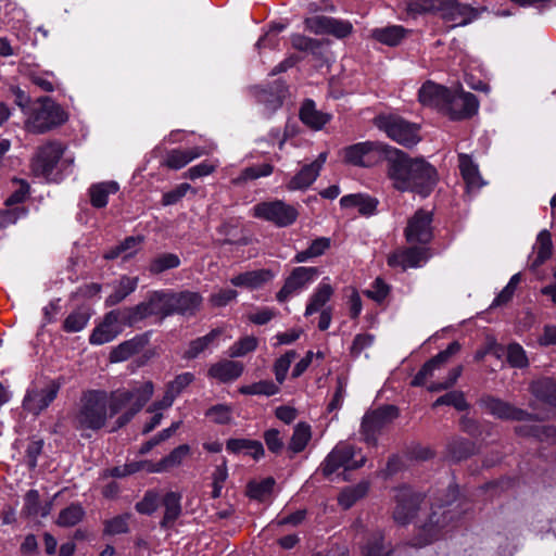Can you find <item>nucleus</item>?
<instances>
[{
  "label": "nucleus",
  "instance_id": "57",
  "mask_svg": "<svg viewBox=\"0 0 556 556\" xmlns=\"http://www.w3.org/2000/svg\"><path fill=\"white\" fill-rule=\"evenodd\" d=\"M521 281V274L517 273L511 276L505 288L496 295L492 302V307L506 305L513 299L518 285Z\"/></svg>",
  "mask_w": 556,
  "mask_h": 556
},
{
  "label": "nucleus",
  "instance_id": "44",
  "mask_svg": "<svg viewBox=\"0 0 556 556\" xmlns=\"http://www.w3.org/2000/svg\"><path fill=\"white\" fill-rule=\"evenodd\" d=\"M311 439V426L306 422H299L293 429V433L290 439L288 450L291 451L293 454L301 453L302 451L305 450Z\"/></svg>",
  "mask_w": 556,
  "mask_h": 556
},
{
  "label": "nucleus",
  "instance_id": "1",
  "mask_svg": "<svg viewBox=\"0 0 556 556\" xmlns=\"http://www.w3.org/2000/svg\"><path fill=\"white\" fill-rule=\"evenodd\" d=\"M154 392L152 381H143L131 388L117 389L110 394L92 390L86 392L80 400V408L75 417L78 429H101L109 417L124 410L117 418L116 428L127 425L139 413Z\"/></svg>",
  "mask_w": 556,
  "mask_h": 556
},
{
  "label": "nucleus",
  "instance_id": "12",
  "mask_svg": "<svg viewBox=\"0 0 556 556\" xmlns=\"http://www.w3.org/2000/svg\"><path fill=\"white\" fill-rule=\"evenodd\" d=\"M304 27L315 35H332L342 39L351 35L353 25L349 21H341L325 15H312L304 18Z\"/></svg>",
  "mask_w": 556,
  "mask_h": 556
},
{
  "label": "nucleus",
  "instance_id": "49",
  "mask_svg": "<svg viewBox=\"0 0 556 556\" xmlns=\"http://www.w3.org/2000/svg\"><path fill=\"white\" fill-rule=\"evenodd\" d=\"M90 319V313L88 308L79 307L72 312L63 321V330L65 332H78L81 331Z\"/></svg>",
  "mask_w": 556,
  "mask_h": 556
},
{
  "label": "nucleus",
  "instance_id": "31",
  "mask_svg": "<svg viewBox=\"0 0 556 556\" xmlns=\"http://www.w3.org/2000/svg\"><path fill=\"white\" fill-rule=\"evenodd\" d=\"M458 165L468 189L476 190L484 185L478 165L473 163L468 154L460 153L458 155Z\"/></svg>",
  "mask_w": 556,
  "mask_h": 556
},
{
  "label": "nucleus",
  "instance_id": "38",
  "mask_svg": "<svg viewBox=\"0 0 556 556\" xmlns=\"http://www.w3.org/2000/svg\"><path fill=\"white\" fill-rule=\"evenodd\" d=\"M190 454V447L187 444H181L174 448L166 457L162 458L159 463L149 468V472H163L182 464L184 459Z\"/></svg>",
  "mask_w": 556,
  "mask_h": 556
},
{
  "label": "nucleus",
  "instance_id": "64",
  "mask_svg": "<svg viewBox=\"0 0 556 556\" xmlns=\"http://www.w3.org/2000/svg\"><path fill=\"white\" fill-rule=\"evenodd\" d=\"M129 515L115 516L104 522V533L110 535L122 534L128 531Z\"/></svg>",
  "mask_w": 556,
  "mask_h": 556
},
{
  "label": "nucleus",
  "instance_id": "15",
  "mask_svg": "<svg viewBox=\"0 0 556 556\" xmlns=\"http://www.w3.org/2000/svg\"><path fill=\"white\" fill-rule=\"evenodd\" d=\"M478 108V100L472 93L451 91L443 113L452 119H464L476 114Z\"/></svg>",
  "mask_w": 556,
  "mask_h": 556
},
{
  "label": "nucleus",
  "instance_id": "53",
  "mask_svg": "<svg viewBox=\"0 0 556 556\" xmlns=\"http://www.w3.org/2000/svg\"><path fill=\"white\" fill-rule=\"evenodd\" d=\"M258 340L254 336H245L236 341L228 349V356L231 358L242 357L256 350Z\"/></svg>",
  "mask_w": 556,
  "mask_h": 556
},
{
  "label": "nucleus",
  "instance_id": "4",
  "mask_svg": "<svg viewBox=\"0 0 556 556\" xmlns=\"http://www.w3.org/2000/svg\"><path fill=\"white\" fill-rule=\"evenodd\" d=\"M65 121L66 114L62 108L52 99L43 97L38 100V106L33 110L25 125L30 132L43 134Z\"/></svg>",
  "mask_w": 556,
  "mask_h": 556
},
{
  "label": "nucleus",
  "instance_id": "63",
  "mask_svg": "<svg viewBox=\"0 0 556 556\" xmlns=\"http://www.w3.org/2000/svg\"><path fill=\"white\" fill-rule=\"evenodd\" d=\"M212 421L219 425H227L232 419V408L229 405L217 404L206 412Z\"/></svg>",
  "mask_w": 556,
  "mask_h": 556
},
{
  "label": "nucleus",
  "instance_id": "47",
  "mask_svg": "<svg viewBox=\"0 0 556 556\" xmlns=\"http://www.w3.org/2000/svg\"><path fill=\"white\" fill-rule=\"evenodd\" d=\"M531 391L535 397L556 405V381L549 378L536 380L531 384Z\"/></svg>",
  "mask_w": 556,
  "mask_h": 556
},
{
  "label": "nucleus",
  "instance_id": "62",
  "mask_svg": "<svg viewBox=\"0 0 556 556\" xmlns=\"http://www.w3.org/2000/svg\"><path fill=\"white\" fill-rule=\"evenodd\" d=\"M346 296V305L351 319H357L363 311V302L358 291L354 287L344 289Z\"/></svg>",
  "mask_w": 556,
  "mask_h": 556
},
{
  "label": "nucleus",
  "instance_id": "19",
  "mask_svg": "<svg viewBox=\"0 0 556 556\" xmlns=\"http://www.w3.org/2000/svg\"><path fill=\"white\" fill-rule=\"evenodd\" d=\"M327 161V153L321 152L315 161L305 164L301 169L288 181L287 189L289 191L305 190L317 179L319 173Z\"/></svg>",
  "mask_w": 556,
  "mask_h": 556
},
{
  "label": "nucleus",
  "instance_id": "37",
  "mask_svg": "<svg viewBox=\"0 0 556 556\" xmlns=\"http://www.w3.org/2000/svg\"><path fill=\"white\" fill-rule=\"evenodd\" d=\"M227 451L231 453H244L257 460L264 456V447L260 441L250 439H230L226 444Z\"/></svg>",
  "mask_w": 556,
  "mask_h": 556
},
{
  "label": "nucleus",
  "instance_id": "41",
  "mask_svg": "<svg viewBox=\"0 0 556 556\" xmlns=\"http://www.w3.org/2000/svg\"><path fill=\"white\" fill-rule=\"evenodd\" d=\"M331 240L326 237H320L312 241L306 250L298 252L294 257V263H305L312 258L321 256L330 249Z\"/></svg>",
  "mask_w": 556,
  "mask_h": 556
},
{
  "label": "nucleus",
  "instance_id": "29",
  "mask_svg": "<svg viewBox=\"0 0 556 556\" xmlns=\"http://www.w3.org/2000/svg\"><path fill=\"white\" fill-rule=\"evenodd\" d=\"M139 278L122 276L113 287V292L105 299V306H115L131 294L138 287Z\"/></svg>",
  "mask_w": 556,
  "mask_h": 556
},
{
  "label": "nucleus",
  "instance_id": "2",
  "mask_svg": "<svg viewBox=\"0 0 556 556\" xmlns=\"http://www.w3.org/2000/svg\"><path fill=\"white\" fill-rule=\"evenodd\" d=\"M387 176L400 192H413L427 198L438 184L437 169L421 157H409L395 148L387 165Z\"/></svg>",
  "mask_w": 556,
  "mask_h": 556
},
{
  "label": "nucleus",
  "instance_id": "28",
  "mask_svg": "<svg viewBox=\"0 0 556 556\" xmlns=\"http://www.w3.org/2000/svg\"><path fill=\"white\" fill-rule=\"evenodd\" d=\"M144 238L142 236H130L127 237L119 244L111 248L104 253L105 260H114L122 257L123 260H129L134 257L142 248Z\"/></svg>",
  "mask_w": 556,
  "mask_h": 556
},
{
  "label": "nucleus",
  "instance_id": "32",
  "mask_svg": "<svg viewBox=\"0 0 556 556\" xmlns=\"http://www.w3.org/2000/svg\"><path fill=\"white\" fill-rule=\"evenodd\" d=\"M343 208L355 207L358 213L365 216L372 215L378 205V200L366 194H348L340 199Z\"/></svg>",
  "mask_w": 556,
  "mask_h": 556
},
{
  "label": "nucleus",
  "instance_id": "51",
  "mask_svg": "<svg viewBox=\"0 0 556 556\" xmlns=\"http://www.w3.org/2000/svg\"><path fill=\"white\" fill-rule=\"evenodd\" d=\"M124 315L128 321V326L146 319L147 317L153 316V311L148 299L136 306L122 308Z\"/></svg>",
  "mask_w": 556,
  "mask_h": 556
},
{
  "label": "nucleus",
  "instance_id": "17",
  "mask_svg": "<svg viewBox=\"0 0 556 556\" xmlns=\"http://www.w3.org/2000/svg\"><path fill=\"white\" fill-rule=\"evenodd\" d=\"M460 351V344L457 341L451 342L444 351L438 353L428 361L412 380V386H424L428 379L433 378L437 370H441L448 359Z\"/></svg>",
  "mask_w": 556,
  "mask_h": 556
},
{
  "label": "nucleus",
  "instance_id": "50",
  "mask_svg": "<svg viewBox=\"0 0 556 556\" xmlns=\"http://www.w3.org/2000/svg\"><path fill=\"white\" fill-rule=\"evenodd\" d=\"M180 265V258L174 253H163L154 257L149 265V271L157 275L165 270L177 268Z\"/></svg>",
  "mask_w": 556,
  "mask_h": 556
},
{
  "label": "nucleus",
  "instance_id": "39",
  "mask_svg": "<svg viewBox=\"0 0 556 556\" xmlns=\"http://www.w3.org/2000/svg\"><path fill=\"white\" fill-rule=\"evenodd\" d=\"M361 552L362 556H389L391 546L384 543L383 534L380 531H375L366 536Z\"/></svg>",
  "mask_w": 556,
  "mask_h": 556
},
{
  "label": "nucleus",
  "instance_id": "35",
  "mask_svg": "<svg viewBox=\"0 0 556 556\" xmlns=\"http://www.w3.org/2000/svg\"><path fill=\"white\" fill-rule=\"evenodd\" d=\"M144 344L146 341L141 337H135L130 340L124 341L110 352V362L119 363L127 361L132 355L139 353L143 349Z\"/></svg>",
  "mask_w": 556,
  "mask_h": 556
},
{
  "label": "nucleus",
  "instance_id": "43",
  "mask_svg": "<svg viewBox=\"0 0 556 556\" xmlns=\"http://www.w3.org/2000/svg\"><path fill=\"white\" fill-rule=\"evenodd\" d=\"M222 333L223 329L216 328L211 330L207 334L191 341L189 348L185 352L184 357L188 359L195 358L199 354L212 345L222 336Z\"/></svg>",
  "mask_w": 556,
  "mask_h": 556
},
{
  "label": "nucleus",
  "instance_id": "9",
  "mask_svg": "<svg viewBox=\"0 0 556 556\" xmlns=\"http://www.w3.org/2000/svg\"><path fill=\"white\" fill-rule=\"evenodd\" d=\"M318 276L319 269L317 267H294L285 279L281 289L277 292V301L283 303L291 296L299 294L314 282Z\"/></svg>",
  "mask_w": 556,
  "mask_h": 556
},
{
  "label": "nucleus",
  "instance_id": "60",
  "mask_svg": "<svg viewBox=\"0 0 556 556\" xmlns=\"http://www.w3.org/2000/svg\"><path fill=\"white\" fill-rule=\"evenodd\" d=\"M290 39L292 47L295 50L303 52L316 53L321 46V42L319 40L301 34H294L291 36Z\"/></svg>",
  "mask_w": 556,
  "mask_h": 556
},
{
  "label": "nucleus",
  "instance_id": "26",
  "mask_svg": "<svg viewBox=\"0 0 556 556\" xmlns=\"http://www.w3.org/2000/svg\"><path fill=\"white\" fill-rule=\"evenodd\" d=\"M276 274L271 269L262 268L251 271L241 273L230 279L235 287H243L249 289H257L263 285L271 281Z\"/></svg>",
  "mask_w": 556,
  "mask_h": 556
},
{
  "label": "nucleus",
  "instance_id": "59",
  "mask_svg": "<svg viewBox=\"0 0 556 556\" xmlns=\"http://www.w3.org/2000/svg\"><path fill=\"white\" fill-rule=\"evenodd\" d=\"M441 405H450L457 410H465L468 407L464 393L460 391H451L438 397L433 403V407Z\"/></svg>",
  "mask_w": 556,
  "mask_h": 556
},
{
  "label": "nucleus",
  "instance_id": "61",
  "mask_svg": "<svg viewBox=\"0 0 556 556\" xmlns=\"http://www.w3.org/2000/svg\"><path fill=\"white\" fill-rule=\"evenodd\" d=\"M217 167V161H204L190 167L187 172L184 173V177L190 180H195L198 178L211 175L216 170Z\"/></svg>",
  "mask_w": 556,
  "mask_h": 556
},
{
  "label": "nucleus",
  "instance_id": "16",
  "mask_svg": "<svg viewBox=\"0 0 556 556\" xmlns=\"http://www.w3.org/2000/svg\"><path fill=\"white\" fill-rule=\"evenodd\" d=\"M422 497L408 486H402L396 490L395 508L393 511L394 520L399 523H407L417 511Z\"/></svg>",
  "mask_w": 556,
  "mask_h": 556
},
{
  "label": "nucleus",
  "instance_id": "3",
  "mask_svg": "<svg viewBox=\"0 0 556 556\" xmlns=\"http://www.w3.org/2000/svg\"><path fill=\"white\" fill-rule=\"evenodd\" d=\"M395 148L379 141H364L346 147L343 159L354 166L371 167L382 161L390 162L391 151Z\"/></svg>",
  "mask_w": 556,
  "mask_h": 556
},
{
  "label": "nucleus",
  "instance_id": "58",
  "mask_svg": "<svg viewBox=\"0 0 556 556\" xmlns=\"http://www.w3.org/2000/svg\"><path fill=\"white\" fill-rule=\"evenodd\" d=\"M274 485L275 480L273 478H266L260 482H250L248 484V495L251 498L262 501L271 493Z\"/></svg>",
  "mask_w": 556,
  "mask_h": 556
},
{
  "label": "nucleus",
  "instance_id": "21",
  "mask_svg": "<svg viewBox=\"0 0 556 556\" xmlns=\"http://www.w3.org/2000/svg\"><path fill=\"white\" fill-rule=\"evenodd\" d=\"M334 291L336 290L334 287L331 285L330 278L324 277L309 295L305 306L304 316H312L318 313L319 311L329 307L327 304L334 295Z\"/></svg>",
  "mask_w": 556,
  "mask_h": 556
},
{
  "label": "nucleus",
  "instance_id": "14",
  "mask_svg": "<svg viewBox=\"0 0 556 556\" xmlns=\"http://www.w3.org/2000/svg\"><path fill=\"white\" fill-rule=\"evenodd\" d=\"M433 215L426 210H418L407 222L404 230L408 243L428 244L433 237Z\"/></svg>",
  "mask_w": 556,
  "mask_h": 556
},
{
  "label": "nucleus",
  "instance_id": "33",
  "mask_svg": "<svg viewBox=\"0 0 556 556\" xmlns=\"http://www.w3.org/2000/svg\"><path fill=\"white\" fill-rule=\"evenodd\" d=\"M118 184L115 181H103L90 186L88 193L90 203L96 208H102L108 205L109 197L118 191Z\"/></svg>",
  "mask_w": 556,
  "mask_h": 556
},
{
  "label": "nucleus",
  "instance_id": "40",
  "mask_svg": "<svg viewBox=\"0 0 556 556\" xmlns=\"http://www.w3.org/2000/svg\"><path fill=\"white\" fill-rule=\"evenodd\" d=\"M181 495L177 492H168L163 498V505L165 508L164 517L161 521V526L164 528L172 527L181 514Z\"/></svg>",
  "mask_w": 556,
  "mask_h": 556
},
{
  "label": "nucleus",
  "instance_id": "52",
  "mask_svg": "<svg viewBox=\"0 0 556 556\" xmlns=\"http://www.w3.org/2000/svg\"><path fill=\"white\" fill-rule=\"evenodd\" d=\"M124 315L128 321V326L146 319L147 317L153 316V311L148 299L136 306L122 308Z\"/></svg>",
  "mask_w": 556,
  "mask_h": 556
},
{
  "label": "nucleus",
  "instance_id": "6",
  "mask_svg": "<svg viewBox=\"0 0 556 556\" xmlns=\"http://www.w3.org/2000/svg\"><path fill=\"white\" fill-rule=\"evenodd\" d=\"M366 458L359 450L346 442L338 443L321 464L323 475L328 477L338 469H356L364 466Z\"/></svg>",
  "mask_w": 556,
  "mask_h": 556
},
{
  "label": "nucleus",
  "instance_id": "25",
  "mask_svg": "<svg viewBox=\"0 0 556 556\" xmlns=\"http://www.w3.org/2000/svg\"><path fill=\"white\" fill-rule=\"evenodd\" d=\"M244 370L241 362L224 359L213 364L207 371L210 378L220 382H230L238 379Z\"/></svg>",
  "mask_w": 556,
  "mask_h": 556
},
{
  "label": "nucleus",
  "instance_id": "42",
  "mask_svg": "<svg viewBox=\"0 0 556 556\" xmlns=\"http://www.w3.org/2000/svg\"><path fill=\"white\" fill-rule=\"evenodd\" d=\"M368 490L369 483L367 481H362L356 485L348 486L340 492L338 503L343 509H349L358 500L363 498L367 494Z\"/></svg>",
  "mask_w": 556,
  "mask_h": 556
},
{
  "label": "nucleus",
  "instance_id": "5",
  "mask_svg": "<svg viewBox=\"0 0 556 556\" xmlns=\"http://www.w3.org/2000/svg\"><path fill=\"white\" fill-rule=\"evenodd\" d=\"M375 125L393 141L404 147H413L420 141L419 127L397 115H379Z\"/></svg>",
  "mask_w": 556,
  "mask_h": 556
},
{
  "label": "nucleus",
  "instance_id": "13",
  "mask_svg": "<svg viewBox=\"0 0 556 556\" xmlns=\"http://www.w3.org/2000/svg\"><path fill=\"white\" fill-rule=\"evenodd\" d=\"M450 510L433 511L429 521L425 523L413 542L414 546L421 547L445 536L450 532L452 517Z\"/></svg>",
  "mask_w": 556,
  "mask_h": 556
},
{
  "label": "nucleus",
  "instance_id": "7",
  "mask_svg": "<svg viewBox=\"0 0 556 556\" xmlns=\"http://www.w3.org/2000/svg\"><path fill=\"white\" fill-rule=\"evenodd\" d=\"M253 216L273 223L277 227L292 225L298 218L294 206L281 201H265L253 206Z\"/></svg>",
  "mask_w": 556,
  "mask_h": 556
},
{
  "label": "nucleus",
  "instance_id": "56",
  "mask_svg": "<svg viewBox=\"0 0 556 556\" xmlns=\"http://www.w3.org/2000/svg\"><path fill=\"white\" fill-rule=\"evenodd\" d=\"M274 172V166L269 163H263L245 167L237 178L238 182H245L261 177H267Z\"/></svg>",
  "mask_w": 556,
  "mask_h": 556
},
{
  "label": "nucleus",
  "instance_id": "48",
  "mask_svg": "<svg viewBox=\"0 0 556 556\" xmlns=\"http://www.w3.org/2000/svg\"><path fill=\"white\" fill-rule=\"evenodd\" d=\"M280 384L271 380H261L251 384L241 386L239 392L244 395H265L271 396L280 391Z\"/></svg>",
  "mask_w": 556,
  "mask_h": 556
},
{
  "label": "nucleus",
  "instance_id": "36",
  "mask_svg": "<svg viewBox=\"0 0 556 556\" xmlns=\"http://www.w3.org/2000/svg\"><path fill=\"white\" fill-rule=\"evenodd\" d=\"M408 30L401 25H390L371 30V37L382 45L394 47L401 43Z\"/></svg>",
  "mask_w": 556,
  "mask_h": 556
},
{
  "label": "nucleus",
  "instance_id": "8",
  "mask_svg": "<svg viewBox=\"0 0 556 556\" xmlns=\"http://www.w3.org/2000/svg\"><path fill=\"white\" fill-rule=\"evenodd\" d=\"M128 321L122 308L108 312L101 323L92 330L89 342L92 345H102L113 341L119 336Z\"/></svg>",
  "mask_w": 556,
  "mask_h": 556
},
{
  "label": "nucleus",
  "instance_id": "10",
  "mask_svg": "<svg viewBox=\"0 0 556 556\" xmlns=\"http://www.w3.org/2000/svg\"><path fill=\"white\" fill-rule=\"evenodd\" d=\"M396 417L397 408L392 405H387L365 414L361 425V434L364 441L375 445L381 429Z\"/></svg>",
  "mask_w": 556,
  "mask_h": 556
},
{
  "label": "nucleus",
  "instance_id": "22",
  "mask_svg": "<svg viewBox=\"0 0 556 556\" xmlns=\"http://www.w3.org/2000/svg\"><path fill=\"white\" fill-rule=\"evenodd\" d=\"M451 90L444 86L426 81L419 89L418 98L422 105L444 112Z\"/></svg>",
  "mask_w": 556,
  "mask_h": 556
},
{
  "label": "nucleus",
  "instance_id": "54",
  "mask_svg": "<svg viewBox=\"0 0 556 556\" xmlns=\"http://www.w3.org/2000/svg\"><path fill=\"white\" fill-rule=\"evenodd\" d=\"M296 356L298 353L294 350H289L275 361L273 371L278 384L285 382L289 368Z\"/></svg>",
  "mask_w": 556,
  "mask_h": 556
},
{
  "label": "nucleus",
  "instance_id": "23",
  "mask_svg": "<svg viewBox=\"0 0 556 556\" xmlns=\"http://www.w3.org/2000/svg\"><path fill=\"white\" fill-rule=\"evenodd\" d=\"M426 260V250L424 248L410 247L396 250L388 256L390 267H400L403 270L420 266Z\"/></svg>",
  "mask_w": 556,
  "mask_h": 556
},
{
  "label": "nucleus",
  "instance_id": "46",
  "mask_svg": "<svg viewBox=\"0 0 556 556\" xmlns=\"http://www.w3.org/2000/svg\"><path fill=\"white\" fill-rule=\"evenodd\" d=\"M147 299L150 302L154 315L168 316L173 314L169 291H152L148 294Z\"/></svg>",
  "mask_w": 556,
  "mask_h": 556
},
{
  "label": "nucleus",
  "instance_id": "11",
  "mask_svg": "<svg viewBox=\"0 0 556 556\" xmlns=\"http://www.w3.org/2000/svg\"><path fill=\"white\" fill-rule=\"evenodd\" d=\"M63 153L64 148L59 142H48L41 146L31 160L33 174L49 180Z\"/></svg>",
  "mask_w": 556,
  "mask_h": 556
},
{
  "label": "nucleus",
  "instance_id": "27",
  "mask_svg": "<svg viewBox=\"0 0 556 556\" xmlns=\"http://www.w3.org/2000/svg\"><path fill=\"white\" fill-rule=\"evenodd\" d=\"M202 296L197 292L185 291L180 293L170 292L173 314L193 315L202 304Z\"/></svg>",
  "mask_w": 556,
  "mask_h": 556
},
{
  "label": "nucleus",
  "instance_id": "30",
  "mask_svg": "<svg viewBox=\"0 0 556 556\" xmlns=\"http://www.w3.org/2000/svg\"><path fill=\"white\" fill-rule=\"evenodd\" d=\"M300 118L309 128L319 130L331 119V115L318 111L313 100H306L301 106Z\"/></svg>",
  "mask_w": 556,
  "mask_h": 556
},
{
  "label": "nucleus",
  "instance_id": "34",
  "mask_svg": "<svg viewBox=\"0 0 556 556\" xmlns=\"http://www.w3.org/2000/svg\"><path fill=\"white\" fill-rule=\"evenodd\" d=\"M485 409L492 414L493 416L497 418L503 419H516L521 420L523 419L525 412L521 409H517L509 405L508 403H505L498 399L494 397H488L483 401Z\"/></svg>",
  "mask_w": 556,
  "mask_h": 556
},
{
  "label": "nucleus",
  "instance_id": "20",
  "mask_svg": "<svg viewBox=\"0 0 556 556\" xmlns=\"http://www.w3.org/2000/svg\"><path fill=\"white\" fill-rule=\"evenodd\" d=\"M439 14L450 26H465L475 18V11L466 4H460L457 0H443L439 10Z\"/></svg>",
  "mask_w": 556,
  "mask_h": 556
},
{
  "label": "nucleus",
  "instance_id": "55",
  "mask_svg": "<svg viewBox=\"0 0 556 556\" xmlns=\"http://www.w3.org/2000/svg\"><path fill=\"white\" fill-rule=\"evenodd\" d=\"M85 511L79 504H72L62 509L58 517V525L61 527H73L84 517Z\"/></svg>",
  "mask_w": 556,
  "mask_h": 556
},
{
  "label": "nucleus",
  "instance_id": "24",
  "mask_svg": "<svg viewBox=\"0 0 556 556\" xmlns=\"http://www.w3.org/2000/svg\"><path fill=\"white\" fill-rule=\"evenodd\" d=\"M208 152L201 147H193L189 149H173L167 152L163 165L170 169H180L188 165L193 160L206 155Z\"/></svg>",
  "mask_w": 556,
  "mask_h": 556
},
{
  "label": "nucleus",
  "instance_id": "18",
  "mask_svg": "<svg viewBox=\"0 0 556 556\" xmlns=\"http://www.w3.org/2000/svg\"><path fill=\"white\" fill-rule=\"evenodd\" d=\"M59 390L60 384L56 381H50L42 389H31L24 399V407L38 415L55 400Z\"/></svg>",
  "mask_w": 556,
  "mask_h": 556
},
{
  "label": "nucleus",
  "instance_id": "45",
  "mask_svg": "<svg viewBox=\"0 0 556 556\" xmlns=\"http://www.w3.org/2000/svg\"><path fill=\"white\" fill-rule=\"evenodd\" d=\"M535 258L533 260L532 266L538 267L547 261L553 251V242L551 233L547 230H542L536 237L534 245Z\"/></svg>",
  "mask_w": 556,
  "mask_h": 556
}]
</instances>
